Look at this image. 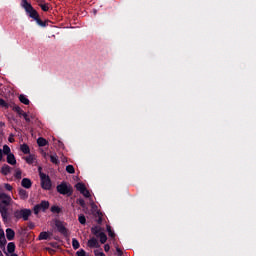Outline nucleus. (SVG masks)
I'll list each match as a JSON object with an SVG mask.
<instances>
[{
	"label": "nucleus",
	"mask_w": 256,
	"mask_h": 256,
	"mask_svg": "<svg viewBox=\"0 0 256 256\" xmlns=\"http://www.w3.org/2000/svg\"><path fill=\"white\" fill-rule=\"evenodd\" d=\"M13 203V199L6 193H0V214L3 223H11V213H9V207Z\"/></svg>",
	"instance_id": "1"
},
{
	"label": "nucleus",
	"mask_w": 256,
	"mask_h": 256,
	"mask_svg": "<svg viewBox=\"0 0 256 256\" xmlns=\"http://www.w3.org/2000/svg\"><path fill=\"white\" fill-rule=\"evenodd\" d=\"M20 5L26 11V14L28 15V17L36 21L39 27H47L49 20H45V21L41 20V17L39 16V12H37V10L33 8V5H31L29 1L21 0Z\"/></svg>",
	"instance_id": "2"
},
{
	"label": "nucleus",
	"mask_w": 256,
	"mask_h": 256,
	"mask_svg": "<svg viewBox=\"0 0 256 256\" xmlns=\"http://www.w3.org/2000/svg\"><path fill=\"white\" fill-rule=\"evenodd\" d=\"M56 190L60 195H67V197H71V195H73V187L68 185L67 182H61V184L56 187Z\"/></svg>",
	"instance_id": "3"
},
{
	"label": "nucleus",
	"mask_w": 256,
	"mask_h": 256,
	"mask_svg": "<svg viewBox=\"0 0 256 256\" xmlns=\"http://www.w3.org/2000/svg\"><path fill=\"white\" fill-rule=\"evenodd\" d=\"M39 177H40L42 189H44L45 191H51L52 183L49 175L40 171Z\"/></svg>",
	"instance_id": "4"
},
{
	"label": "nucleus",
	"mask_w": 256,
	"mask_h": 256,
	"mask_svg": "<svg viewBox=\"0 0 256 256\" xmlns=\"http://www.w3.org/2000/svg\"><path fill=\"white\" fill-rule=\"evenodd\" d=\"M32 215L31 209L23 208L21 210L14 211L15 219H23V221H29V216Z\"/></svg>",
	"instance_id": "5"
},
{
	"label": "nucleus",
	"mask_w": 256,
	"mask_h": 256,
	"mask_svg": "<svg viewBox=\"0 0 256 256\" xmlns=\"http://www.w3.org/2000/svg\"><path fill=\"white\" fill-rule=\"evenodd\" d=\"M46 209H49V201H41L40 204H37L33 208L34 215H39L41 211L45 212Z\"/></svg>",
	"instance_id": "6"
},
{
	"label": "nucleus",
	"mask_w": 256,
	"mask_h": 256,
	"mask_svg": "<svg viewBox=\"0 0 256 256\" xmlns=\"http://www.w3.org/2000/svg\"><path fill=\"white\" fill-rule=\"evenodd\" d=\"M36 3L38 5V7H40V9L42 11H44L45 13H47V11H49V9H51V4L47 3L45 0H36Z\"/></svg>",
	"instance_id": "7"
},
{
	"label": "nucleus",
	"mask_w": 256,
	"mask_h": 256,
	"mask_svg": "<svg viewBox=\"0 0 256 256\" xmlns=\"http://www.w3.org/2000/svg\"><path fill=\"white\" fill-rule=\"evenodd\" d=\"M5 245H7V239L5 238V231H3V229H0V249H2L4 253H7L5 251Z\"/></svg>",
	"instance_id": "8"
},
{
	"label": "nucleus",
	"mask_w": 256,
	"mask_h": 256,
	"mask_svg": "<svg viewBox=\"0 0 256 256\" xmlns=\"http://www.w3.org/2000/svg\"><path fill=\"white\" fill-rule=\"evenodd\" d=\"M18 195L22 201H27V199H29V192L23 188H18Z\"/></svg>",
	"instance_id": "9"
},
{
	"label": "nucleus",
	"mask_w": 256,
	"mask_h": 256,
	"mask_svg": "<svg viewBox=\"0 0 256 256\" xmlns=\"http://www.w3.org/2000/svg\"><path fill=\"white\" fill-rule=\"evenodd\" d=\"M88 247H90V249H99L101 245L99 244V241L96 240L95 237H93L90 240H88Z\"/></svg>",
	"instance_id": "10"
},
{
	"label": "nucleus",
	"mask_w": 256,
	"mask_h": 256,
	"mask_svg": "<svg viewBox=\"0 0 256 256\" xmlns=\"http://www.w3.org/2000/svg\"><path fill=\"white\" fill-rule=\"evenodd\" d=\"M56 228L57 231H59V233H61L62 235H67V228L65 227V225H63V222L57 221Z\"/></svg>",
	"instance_id": "11"
},
{
	"label": "nucleus",
	"mask_w": 256,
	"mask_h": 256,
	"mask_svg": "<svg viewBox=\"0 0 256 256\" xmlns=\"http://www.w3.org/2000/svg\"><path fill=\"white\" fill-rule=\"evenodd\" d=\"M21 185L24 187V189H31V187H33V182H31V179L29 178H23Z\"/></svg>",
	"instance_id": "12"
},
{
	"label": "nucleus",
	"mask_w": 256,
	"mask_h": 256,
	"mask_svg": "<svg viewBox=\"0 0 256 256\" xmlns=\"http://www.w3.org/2000/svg\"><path fill=\"white\" fill-rule=\"evenodd\" d=\"M6 238L8 239V241H13V239H15V230L11 228H7Z\"/></svg>",
	"instance_id": "13"
},
{
	"label": "nucleus",
	"mask_w": 256,
	"mask_h": 256,
	"mask_svg": "<svg viewBox=\"0 0 256 256\" xmlns=\"http://www.w3.org/2000/svg\"><path fill=\"white\" fill-rule=\"evenodd\" d=\"M13 168H11V166L7 165V164H4L1 168V173L2 175H9V173H11Z\"/></svg>",
	"instance_id": "14"
},
{
	"label": "nucleus",
	"mask_w": 256,
	"mask_h": 256,
	"mask_svg": "<svg viewBox=\"0 0 256 256\" xmlns=\"http://www.w3.org/2000/svg\"><path fill=\"white\" fill-rule=\"evenodd\" d=\"M7 163H9V165H17V159H15V155L13 153L7 155Z\"/></svg>",
	"instance_id": "15"
},
{
	"label": "nucleus",
	"mask_w": 256,
	"mask_h": 256,
	"mask_svg": "<svg viewBox=\"0 0 256 256\" xmlns=\"http://www.w3.org/2000/svg\"><path fill=\"white\" fill-rule=\"evenodd\" d=\"M20 151H22V153H24V155H29L31 153V149L29 148V145H27V144H22L20 146Z\"/></svg>",
	"instance_id": "16"
},
{
	"label": "nucleus",
	"mask_w": 256,
	"mask_h": 256,
	"mask_svg": "<svg viewBox=\"0 0 256 256\" xmlns=\"http://www.w3.org/2000/svg\"><path fill=\"white\" fill-rule=\"evenodd\" d=\"M91 233H92L93 235H95L96 237H99V234H101V233H103V232H101V227H100V226H93V227L91 228Z\"/></svg>",
	"instance_id": "17"
},
{
	"label": "nucleus",
	"mask_w": 256,
	"mask_h": 256,
	"mask_svg": "<svg viewBox=\"0 0 256 256\" xmlns=\"http://www.w3.org/2000/svg\"><path fill=\"white\" fill-rule=\"evenodd\" d=\"M47 139L43 138V137H39L37 139V144L39 147H45L47 145Z\"/></svg>",
	"instance_id": "18"
},
{
	"label": "nucleus",
	"mask_w": 256,
	"mask_h": 256,
	"mask_svg": "<svg viewBox=\"0 0 256 256\" xmlns=\"http://www.w3.org/2000/svg\"><path fill=\"white\" fill-rule=\"evenodd\" d=\"M76 189L80 192V193H83L87 187L85 186V184L81 183V182H78L76 185H75Z\"/></svg>",
	"instance_id": "19"
},
{
	"label": "nucleus",
	"mask_w": 256,
	"mask_h": 256,
	"mask_svg": "<svg viewBox=\"0 0 256 256\" xmlns=\"http://www.w3.org/2000/svg\"><path fill=\"white\" fill-rule=\"evenodd\" d=\"M98 237L102 245H105V243H107V234H105V232L100 233Z\"/></svg>",
	"instance_id": "20"
},
{
	"label": "nucleus",
	"mask_w": 256,
	"mask_h": 256,
	"mask_svg": "<svg viewBox=\"0 0 256 256\" xmlns=\"http://www.w3.org/2000/svg\"><path fill=\"white\" fill-rule=\"evenodd\" d=\"M50 161H51V163H53L54 165H59V163H60V161H59V156H57V154L50 155Z\"/></svg>",
	"instance_id": "21"
},
{
	"label": "nucleus",
	"mask_w": 256,
	"mask_h": 256,
	"mask_svg": "<svg viewBox=\"0 0 256 256\" xmlns=\"http://www.w3.org/2000/svg\"><path fill=\"white\" fill-rule=\"evenodd\" d=\"M38 239H39L40 241H47V239H49V233H48V232H41V233L39 234Z\"/></svg>",
	"instance_id": "22"
},
{
	"label": "nucleus",
	"mask_w": 256,
	"mask_h": 256,
	"mask_svg": "<svg viewBox=\"0 0 256 256\" xmlns=\"http://www.w3.org/2000/svg\"><path fill=\"white\" fill-rule=\"evenodd\" d=\"M8 253H15V242H10L7 245Z\"/></svg>",
	"instance_id": "23"
},
{
	"label": "nucleus",
	"mask_w": 256,
	"mask_h": 256,
	"mask_svg": "<svg viewBox=\"0 0 256 256\" xmlns=\"http://www.w3.org/2000/svg\"><path fill=\"white\" fill-rule=\"evenodd\" d=\"M19 101L20 103H23L24 105H29L30 101L27 99L25 95H20L19 96Z\"/></svg>",
	"instance_id": "24"
},
{
	"label": "nucleus",
	"mask_w": 256,
	"mask_h": 256,
	"mask_svg": "<svg viewBox=\"0 0 256 256\" xmlns=\"http://www.w3.org/2000/svg\"><path fill=\"white\" fill-rule=\"evenodd\" d=\"M72 247L75 250H77V249H79V247H81V244H79V240L77 238L72 239Z\"/></svg>",
	"instance_id": "25"
},
{
	"label": "nucleus",
	"mask_w": 256,
	"mask_h": 256,
	"mask_svg": "<svg viewBox=\"0 0 256 256\" xmlns=\"http://www.w3.org/2000/svg\"><path fill=\"white\" fill-rule=\"evenodd\" d=\"M78 221H79L80 225H85L87 223V218H85L84 214H80L78 216Z\"/></svg>",
	"instance_id": "26"
},
{
	"label": "nucleus",
	"mask_w": 256,
	"mask_h": 256,
	"mask_svg": "<svg viewBox=\"0 0 256 256\" xmlns=\"http://www.w3.org/2000/svg\"><path fill=\"white\" fill-rule=\"evenodd\" d=\"M13 111H15V113H17L20 117H22L23 113H25L19 106H14Z\"/></svg>",
	"instance_id": "27"
},
{
	"label": "nucleus",
	"mask_w": 256,
	"mask_h": 256,
	"mask_svg": "<svg viewBox=\"0 0 256 256\" xmlns=\"http://www.w3.org/2000/svg\"><path fill=\"white\" fill-rule=\"evenodd\" d=\"M2 153H4V155H7V156L11 155V148L8 145H4Z\"/></svg>",
	"instance_id": "28"
},
{
	"label": "nucleus",
	"mask_w": 256,
	"mask_h": 256,
	"mask_svg": "<svg viewBox=\"0 0 256 256\" xmlns=\"http://www.w3.org/2000/svg\"><path fill=\"white\" fill-rule=\"evenodd\" d=\"M106 229L108 231L109 237H111V239H115V232H113V230L111 229V226L107 225Z\"/></svg>",
	"instance_id": "29"
},
{
	"label": "nucleus",
	"mask_w": 256,
	"mask_h": 256,
	"mask_svg": "<svg viewBox=\"0 0 256 256\" xmlns=\"http://www.w3.org/2000/svg\"><path fill=\"white\" fill-rule=\"evenodd\" d=\"M21 175H23V172L19 168H17L14 174L15 179H21Z\"/></svg>",
	"instance_id": "30"
},
{
	"label": "nucleus",
	"mask_w": 256,
	"mask_h": 256,
	"mask_svg": "<svg viewBox=\"0 0 256 256\" xmlns=\"http://www.w3.org/2000/svg\"><path fill=\"white\" fill-rule=\"evenodd\" d=\"M66 171L67 173H70L71 175H73V173H75V167L73 165H68L66 166Z\"/></svg>",
	"instance_id": "31"
},
{
	"label": "nucleus",
	"mask_w": 256,
	"mask_h": 256,
	"mask_svg": "<svg viewBox=\"0 0 256 256\" xmlns=\"http://www.w3.org/2000/svg\"><path fill=\"white\" fill-rule=\"evenodd\" d=\"M50 211L52 213H61V208L59 206H52Z\"/></svg>",
	"instance_id": "32"
},
{
	"label": "nucleus",
	"mask_w": 256,
	"mask_h": 256,
	"mask_svg": "<svg viewBox=\"0 0 256 256\" xmlns=\"http://www.w3.org/2000/svg\"><path fill=\"white\" fill-rule=\"evenodd\" d=\"M25 161L28 163V165H33L34 158L32 155H30L25 158Z\"/></svg>",
	"instance_id": "33"
},
{
	"label": "nucleus",
	"mask_w": 256,
	"mask_h": 256,
	"mask_svg": "<svg viewBox=\"0 0 256 256\" xmlns=\"http://www.w3.org/2000/svg\"><path fill=\"white\" fill-rule=\"evenodd\" d=\"M80 193H81V195L86 197V199H89L91 197V193L89 192V190H87V188L83 192H80Z\"/></svg>",
	"instance_id": "34"
},
{
	"label": "nucleus",
	"mask_w": 256,
	"mask_h": 256,
	"mask_svg": "<svg viewBox=\"0 0 256 256\" xmlns=\"http://www.w3.org/2000/svg\"><path fill=\"white\" fill-rule=\"evenodd\" d=\"M77 256H86L87 252H85L83 249H80L79 251L76 252Z\"/></svg>",
	"instance_id": "35"
},
{
	"label": "nucleus",
	"mask_w": 256,
	"mask_h": 256,
	"mask_svg": "<svg viewBox=\"0 0 256 256\" xmlns=\"http://www.w3.org/2000/svg\"><path fill=\"white\" fill-rule=\"evenodd\" d=\"M22 117L25 119L26 123H31V118L27 115V113H23Z\"/></svg>",
	"instance_id": "36"
},
{
	"label": "nucleus",
	"mask_w": 256,
	"mask_h": 256,
	"mask_svg": "<svg viewBox=\"0 0 256 256\" xmlns=\"http://www.w3.org/2000/svg\"><path fill=\"white\" fill-rule=\"evenodd\" d=\"M76 203H78V205H80V207H85V200L83 199H77Z\"/></svg>",
	"instance_id": "37"
},
{
	"label": "nucleus",
	"mask_w": 256,
	"mask_h": 256,
	"mask_svg": "<svg viewBox=\"0 0 256 256\" xmlns=\"http://www.w3.org/2000/svg\"><path fill=\"white\" fill-rule=\"evenodd\" d=\"M0 107H7V102L3 98H0Z\"/></svg>",
	"instance_id": "38"
},
{
	"label": "nucleus",
	"mask_w": 256,
	"mask_h": 256,
	"mask_svg": "<svg viewBox=\"0 0 256 256\" xmlns=\"http://www.w3.org/2000/svg\"><path fill=\"white\" fill-rule=\"evenodd\" d=\"M5 190L6 191H13V186H11V184H5Z\"/></svg>",
	"instance_id": "39"
},
{
	"label": "nucleus",
	"mask_w": 256,
	"mask_h": 256,
	"mask_svg": "<svg viewBox=\"0 0 256 256\" xmlns=\"http://www.w3.org/2000/svg\"><path fill=\"white\" fill-rule=\"evenodd\" d=\"M94 255L95 256H105V253L99 252V250H94Z\"/></svg>",
	"instance_id": "40"
},
{
	"label": "nucleus",
	"mask_w": 256,
	"mask_h": 256,
	"mask_svg": "<svg viewBox=\"0 0 256 256\" xmlns=\"http://www.w3.org/2000/svg\"><path fill=\"white\" fill-rule=\"evenodd\" d=\"M110 249H111V246H109V244H105V245H104V251H105L106 253H109Z\"/></svg>",
	"instance_id": "41"
},
{
	"label": "nucleus",
	"mask_w": 256,
	"mask_h": 256,
	"mask_svg": "<svg viewBox=\"0 0 256 256\" xmlns=\"http://www.w3.org/2000/svg\"><path fill=\"white\" fill-rule=\"evenodd\" d=\"M116 252L118 256H123V250H121V248L117 247Z\"/></svg>",
	"instance_id": "42"
},
{
	"label": "nucleus",
	"mask_w": 256,
	"mask_h": 256,
	"mask_svg": "<svg viewBox=\"0 0 256 256\" xmlns=\"http://www.w3.org/2000/svg\"><path fill=\"white\" fill-rule=\"evenodd\" d=\"M29 229H35V224L33 222L28 223Z\"/></svg>",
	"instance_id": "43"
},
{
	"label": "nucleus",
	"mask_w": 256,
	"mask_h": 256,
	"mask_svg": "<svg viewBox=\"0 0 256 256\" xmlns=\"http://www.w3.org/2000/svg\"><path fill=\"white\" fill-rule=\"evenodd\" d=\"M0 161H3V150L0 149Z\"/></svg>",
	"instance_id": "44"
},
{
	"label": "nucleus",
	"mask_w": 256,
	"mask_h": 256,
	"mask_svg": "<svg viewBox=\"0 0 256 256\" xmlns=\"http://www.w3.org/2000/svg\"><path fill=\"white\" fill-rule=\"evenodd\" d=\"M8 141H9L10 143H15V139H14V138H11V137H9Z\"/></svg>",
	"instance_id": "45"
},
{
	"label": "nucleus",
	"mask_w": 256,
	"mask_h": 256,
	"mask_svg": "<svg viewBox=\"0 0 256 256\" xmlns=\"http://www.w3.org/2000/svg\"><path fill=\"white\" fill-rule=\"evenodd\" d=\"M98 223H99V224L103 223V219H102V218H99V219H98Z\"/></svg>",
	"instance_id": "46"
},
{
	"label": "nucleus",
	"mask_w": 256,
	"mask_h": 256,
	"mask_svg": "<svg viewBox=\"0 0 256 256\" xmlns=\"http://www.w3.org/2000/svg\"><path fill=\"white\" fill-rule=\"evenodd\" d=\"M11 256H19V255H17V254H15V253H13V254H11Z\"/></svg>",
	"instance_id": "47"
},
{
	"label": "nucleus",
	"mask_w": 256,
	"mask_h": 256,
	"mask_svg": "<svg viewBox=\"0 0 256 256\" xmlns=\"http://www.w3.org/2000/svg\"><path fill=\"white\" fill-rule=\"evenodd\" d=\"M0 256H3V253L0 251Z\"/></svg>",
	"instance_id": "48"
}]
</instances>
